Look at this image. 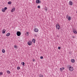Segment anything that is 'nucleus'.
<instances>
[{
	"mask_svg": "<svg viewBox=\"0 0 77 77\" xmlns=\"http://www.w3.org/2000/svg\"><path fill=\"white\" fill-rule=\"evenodd\" d=\"M56 29H57L58 30H59V29H60V26H59V24H57L56 25Z\"/></svg>",
	"mask_w": 77,
	"mask_h": 77,
	"instance_id": "obj_1",
	"label": "nucleus"
},
{
	"mask_svg": "<svg viewBox=\"0 0 77 77\" xmlns=\"http://www.w3.org/2000/svg\"><path fill=\"white\" fill-rule=\"evenodd\" d=\"M69 69L70 71H72L74 70V68L72 66H70L69 67Z\"/></svg>",
	"mask_w": 77,
	"mask_h": 77,
	"instance_id": "obj_2",
	"label": "nucleus"
},
{
	"mask_svg": "<svg viewBox=\"0 0 77 77\" xmlns=\"http://www.w3.org/2000/svg\"><path fill=\"white\" fill-rule=\"evenodd\" d=\"M17 35L18 36H20L21 35V32L20 31H17Z\"/></svg>",
	"mask_w": 77,
	"mask_h": 77,
	"instance_id": "obj_3",
	"label": "nucleus"
},
{
	"mask_svg": "<svg viewBox=\"0 0 77 77\" xmlns=\"http://www.w3.org/2000/svg\"><path fill=\"white\" fill-rule=\"evenodd\" d=\"M34 32H38L39 30H38V28H35L34 29Z\"/></svg>",
	"mask_w": 77,
	"mask_h": 77,
	"instance_id": "obj_4",
	"label": "nucleus"
},
{
	"mask_svg": "<svg viewBox=\"0 0 77 77\" xmlns=\"http://www.w3.org/2000/svg\"><path fill=\"white\" fill-rule=\"evenodd\" d=\"M28 45H31L32 44V42H28Z\"/></svg>",
	"mask_w": 77,
	"mask_h": 77,
	"instance_id": "obj_5",
	"label": "nucleus"
},
{
	"mask_svg": "<svg viewBox=\"0 0 77 77\" xmlns=\"http://www.w3.org/2000/svg\"><path fill=\"white\" fill-rule=\"evenodd\" d=\"M15 8H13L11 10V12H14L15 11Z\"/></svg>",
	"mask_w": 77,
	"mask_h": 77,
	"instance_id": "obj_6",
	"label": "nucleus"
},
{
	"mask_svg": "<svg viewBox=\"0 0 77 77\" xmlns=\"http://www.w3.org/2000/svg\"><path fill=\"white\" fill-rule=\"evenodd\" d=\"M41 3V1L39 0H36V3L37 4L38 3Z\"/></svg>",
	"mask_w": 77,
	"mask_h": 77,
	"instance_id": "obj_7",
	"label": "nucleus"
},
{
	"mask_svg": "<svg viewBox=\"0 0 77 77\" xmlns=\"http://www.w3.org/2000/svg\"><path fill=\"white\" fill-rule=\"evenodd\" d=\"M69 4L70 5L72 6V4H73V3H72V2L70 1L69 2Z\"/></svg>",
	"mask_w": 77,
	"mask_h": 77,
	"instance_id": "obj_8",
	"label": "nucleus"
},
{
	"mask_svg": "<svg viewBox=\"0 0 77 77\" xmlns=\"http://www.w3.org/2000/svg\"><path fill=\"white\" fill-rule=\"evenodd\" d=\"M10 35H11V33H10L9 32H8L6 34V36H10Z\"/></svg>",
	"mask_w": 77,
	"mask_h": 77,
	"instance_id": "obj_9",
	"label": "nucleus"
},
{
	"mask_svg": "<svg viewBox=\"0 0 77 77\" xmlns=\"http://www.w3.org/2000/svg\"><path fill=\"white\" fill-rule=\"evenodd\" d=\"M6 32V30H5V29H3L2 30V33L4 34V33H5V32Z\"/></svg>",
	"mask_w": 77,
	"mask_h": 77,
	"instance_id": "obj_10",
	"label": "nucleus"
},
{
	"mask_svg": "<svg viewBox=\"0 0 77 77\" xmlns=\"http://www.w3.org/2000/svg\"><path fill=\"white\" fill-rule=\"evenodd\" d=\"M71 62L72 63H74V62H75V60H74V59H72V60H71Z\"/></svg>",
	"mask_w": 77,
	"mask_h": 77,
	"instance_id": "obj_11",
	"label": "nucleus"
},
{
	"mask_svg": "<svg viewBox=\"0 0 77 77\" xmlns=\"http://www.w3.org/2000/svg\"><path fill=\"white\" fill-rule=\"evenodd\" d=\"M73 32L74 33H75V34H77V32H76V31H75V30H73Z\"/></svg>",
	"mask_w": 77,
	"mask_h": 77,
	"instance_id": "obj_12",
	"label": "nucleus"
},
{
	"mask_svg": "<svg viewBox=\"0 0 77 77\" xmlns=\"http://www.w3.org/2000/svg\"><path fill=\"white\" fill-rule=\"evenodd\" d=\"M32 41L33 42L35 43V39L33 38V39L32 40Z\"/></svg>",
	"mask_w": 77,
	"mask_h": 77,
	"instance_id": "obj_13",
	"label": "nucleus"
},
{
	"mask_svg": "<svg viewBox=\"0 0 77 77\" xmlns=\"http://www.w3.org/2000/svg\"><path fill=\"white\" fill-rule=\"evenodd\" d=\"M68 20L69 21H70V20H71V17H68Z\"/></svg>",
	"mask_w": 77,
	"mask_h": 77,
	"instance_id": "obj_14",
	"label": "nucleus"
},
{
	"mask_svg": "<svg viewBox=\"0 0 77 77\" xmlns=\"http://www.w3.org/2000/svg\"><path fill=\"white\" fill-rule=\"evenodd\" d=\"M8 5H11L12 4V2H8Z\"/></svg>",
	"mask_w": 77,
	"mask_h": 77,
	"instance_id": "obj_15",
	"label": "nucleus"
},
{
	"mask_svg": "<svg viewBox=\"0 0 77 77\" xmlns=\"http://www.w3.org/2000/svg\"><path fill=\"white\" fill-rule=\"evenodd\" d=\"M2 12H5V10L4 8H2Z\"/></svg>",
	"mask_w": 77,
	"mask_h": 77,
	"instance_id": "obj_16",
	"label": "nucleus"
},
{
	"mask_svg": "<svg viewBox=\"0 0 77 77\" xmlns=\"http://www.w3.org/2000/svg\"><path fill=\"white\" fill-rule=\"evenodd\" d=\"M21 63L22 65H23V66L25 65V63L24 62H22Z\"/></svg>",
	"mask_w": 77,
	"mask_h": 77,
	"instance_id": "obj_17",
	"label": "nucleus"
},
{
	"mask_svg": "<svg viewBox=\"0 0 77 77\" xmlns=\"http://www.w3.org/2000/svg\"><path fill=\"white\" fill-rule=\"evenodd\" d=\"M2 52L3 53H5V49H2Z\"/></svg>",
	"mask_w": 77,
	"mask_h": 77,
	"instance_id": "obj_18",
	"label": "nucleus"
},
{
	"mask_svg": "<svg viewBox=\"0 0 77 77\" xmlns=\"http://www.w3.org/2000/svg\"><path fill=\"white\" fill-rule=\"evenodd\" d=\"M7 73H8V74H10V73H11V72H10L9 71V70L7 71Z\"/></svg>",
	"mask_w": 77,
	"mask_h": 77,
	"instance_id": "obj_19",
	"label": "nucleus"
},
{
	"mask_svg": "<svg viewBox=\"0 0 77 77\" xmlns=\"http://www.w3.org/2000/svg\"><path fill=\"white\" fill-rule=\"evenodd\" d=\"M14 48H17V46H16V45H14Z\"/></svg>",
	"mask_w": 77,
	"mask_h": 77,
	"instance_id": "obj_20",
	"label": "nucleus"
},
{
	"mask_svg": "<svg viewBox=\"0 0 77 77\" xmlns=\"http://www.w3.org/2000/svg\"><path fill=\"white\" fill-rule=\"evenodd\" d=\"M5 11H6L8 9V8L7 7H5L4 8Z\"/></svg>",
	"mask_w": 77,
	"mask_h": 77,
	"instance_id": "obj_21",
	"label": "nucleus"
},
{
	"mask_svg": "<svg viewBox=\"0 0 77 77\" xmlns=\"http://www.w3.org/2000/svg\"><path fill=\"white\" fill-rule=\"evenodd\" d=\"M3 75V72H0V75Z\"/></svg>",
	"mask_w": 77,
	"mask_h": 77,
	"instance_id": "obj_22",
	"label": "nucleus"
},
{
	"mask_svg": "<svg viewBox=\"0 0 77 77\" xmlns=\"http://www.w3.org/2000/svg\"><path fill=\"white\" fill-rule=\"evenodd\" d=\"M17 69H20V67L19 66H18L17 67Z\"/></svg>",
	"mask_w": 77,
	"mask_h": 77,
	"instance_id": "obj_23",
	"label": "nucleus"
},
{
	"mask_svg": "<svg viewBox=\"0 0 77 77\" xmlns=\"http://www.w3.org/2000/svg\"><path fill=\"white\" fill-rule=\"evenodd\" d=\"M40 77H43V75H40Z\"/></svg>",
	"mask_w": 77,
	"mask_h": 77,
	"instance_id": "obj_24",
	"label": "nucleus"
},
{
	"mask_svg": "<svg viewBox=\"0 0 77 77\" xmlns=\"http://www.w3.org/2000/svg\"><path fill=\"white\" fill-rule=\"evenodd\" d=\"M43 57L42 56H41L40 57V59H43Z\"/></svg>",
	"mask_w": 77,
	"mask_h": 77,
	"instance_id": "obj_25",
	"label": "nucleus"
},
{
	"mask_svg": "<svg viewBox=\"0 0 77 77\" xmlns=\"http://www.w3.org/2000/svg\"><path fill=\"white\" fill-rule=\"evenodd\" d=\"M26 35L27 36H28L29 35V32H26Z\"/></svg>",
	"mask_w": 77,
	"mask_h": 77,
	"instance_id": "obj_26",
	"label": "nucleus"
},
{
	"mask_svg": "<svg viewBox=\"0 0 77 77\" xmlns=\"http://www.w3.org/2000/svg\"><path fill=\"white\" fill-rule=\"evenodd\" d=\"M40 6L39 5H38V8L39 9H40Z\"/></svg>",
	"mask_w": 77,
	"mask_h": 77,
	"instance_id": "obj_27",
	"label": "nucleus"
},
{
	"mask_svg": "<svg viewBox=\"0 0 77 77\" xmlns=\"http://www.w3.org/2000/svg\"><path fill=\"white\" fill-rule=\"evenodd\" d=\"M45 11H47V8H45Z\"/></svg>",
	"mask_w": 77,
	"mask_h": 77,
	"instance_id": "obj_28",
	"label": "nucleus"
},
{
	"mask_svg": "<svg viewBox=\"0 0 77 77\" xmlns=\"http://www.w3.org/2000/svg\"><path fill=\"white\" fill-rule=\"evenodd\" d=\"M60 71H62V68H60Z\"/></svg>",
	"mask_w": 77,
	"mask_h": 77,
	"instance_id": "obj_29",
	"label": "nucleus"
},
{
	"mask_svg": "<svg viewBox=\"0 0 77 77\" xmlns=\"http://www.w3.org/2000/svg\"><path fill=\"white\" fill-rule=\"evenodd\" d=\"M58 49H59V50H60V47H58Z\"/></svg>",
	"mask_w": 77,
	"mask_h": 77,
	"instance_id": "obj_30",
	"label": "nucleus"
},
{
	"mask_svg": "<svg viewBox=\"0 0 77 77\" xmlns=\"http://www.w3.org/2000/svg\"><path fill=\"white\" fill-rule=\"evenodd\" d=\"M62 69H65V68H63V67H62Z\"/></svg>",
	"mask_w": 77,
	"mask_h": 77,
	"instance_id": "obj_31",
	"label": "nucleus"
},
{
	"mask_svg": "<svg viewBox=\"0 0 77 77\" xmlns=\"http://www.w3.org/2000/svg\"><path fill=\"white\" fill-rule=\"evenodd\" d=\"M72 38H75V36H72Z\"/></svg>",
	"mask_w": 77,
	"mask_h": 77,
	"instance_id": "obj_32",
	"label": "nucleus"
},
{
	"mask_svg": "<svg viewBox=\"0 0 77 77\" xmlns=\"http://www.w3.org/2000/svg\"><path fill=\"white\" fill-rule=\"evenodd\" d=\"M66 16H67V17H68V15H67Z\"/></svg>",
	"mask_w": 77,
	"mask_h": 77,
	"instance_id": "obj_33",
	"label": "nucleus"
},
{
	"mask_svg": "<svg viewBox=\"0 0 77 77\" xmlns=\"http://www.w3.org/2000/svg\"><path fill=\"white\" fill-rule=\"evenodd\" d=\"M35 36H37V35H35Z\"/></svg>",
	"mask_w": 77,
	"mask_h": 77,
	"instance_id": "obj_34",
	"label": "nucleus"
}]
</instances>
